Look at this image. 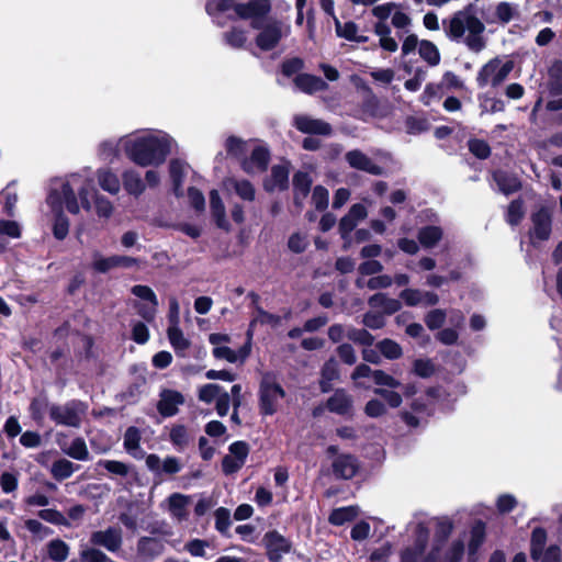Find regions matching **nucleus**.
<instances>
[{
  "label": "nucleus",
  "mask_w": 562,
  "mask_h": 562,
  "mask_svg": "<svg viewBox=\"0 0 562 562\" xmlns=\"http://www.w3.org/2000/svg\"><path fill=\"white\" fill-rule=\"evenodd\" d=\"M345 159L353 169L364 171L373 176H380L383 173V168L378 166L369 156L359 149L346 153Z\"/></svg>",
  "instance_id": "16"
},
{
  "label": "nucleus",
  "mask_w": 562,
  "mask_h": 562,
  "mask_svg": "<svg viewBox=\"0 0 562 562\" xmlns=\"http://www.w3.org/2000/svg\"><path fill=\"white\" fill-rule=\"evenodd\" d=\"M420 58L427 63L430 67H436L440 64L441 56L438 47L435 43L428 40L420 41V47L418 52Z\"/></svg>",
  "instance_id": "40"
},
{
  "label": "nucleus",
  "mask_w": 562,
  "mask_h": 562,
  "mask_svg": "<svg viewBox=\"0 0 562 562\" xmlns=\"http://www.w3.org/2000/svg\"><path fill=\"white\" fill-rule=\"evenodd\" d=\"M497 20L507 24L518 15L517 7L509 2H499L495 8Z\"/></svg>",
  "instance_id": "52"
},
{
  "label": "nucleus",
  "mask_w": 562,
  "mask_h": 562,
  "mask_svg": "<svg viewBox=\"0 0 562 562\" xmlns=\"http://www.w3.org/2000/svg\"><path fill=\"white\" fill-rule=\"evenodd\" d=\"M165 550L164 541L153 537H142L137 541V559L142 562L159 557Z\"/></svg>",
  "instance_id": "20"
},
{
  "label": "nucleus",
  "mask_w": 562,
  "mask_h": 562,
  "mask_svg": "<svg viewBox=\"0 0 562 562\" xmlns=\"http://www.w3.org/2000/svg\"><path fill=\"white\" fill-rule=\"evenodd\" d=\"M168 338L175 349L176 353L180 357L186 356V351L190 347V341L184 337L179 326H170L168 328Z\"/></svg>",
  "instance_id": "41"
},
{
  "label": "nucleus",
  "mask_w": 562,
  "mask_h": 562,
  "mask_svg": "<svg viewBox=\"0 0 562 562\" xmlns=\"http://www.w3.org/2000/svg\"><path fill=\"white\" fill-rule=\"evenodd\" d=\"M46 548L49 559L54 562L66 561L70 551L69 546L60 539L50 540Z\"/></svg>",
  "instance_id": "43"
},
{
  "label": "nucleus",
  "mask_w": 562,
  "mask_h": 562,
  "mask_svg": "<svg viewBox=\"0 0 562 562\" xmlns=\"http://www.w3.org/2000/svg\"><path fill=\"white\" fill-rule=\"evenodd\" d=\"M358 470L356 459L350 454L338 456L333 462V472L336 477L349 480Z\"/></svg>",
  "instance_id": "24"
},
{
  "label": "nucleus",
  "mask_w": 562,
  "mask_h": 562,
  "mask_svg": "<svg viewBox=\"0 0 562 562\" xmlns=\"http://www.w3.org/2000/svg\"><path fill=\"white\" fill-rule=\"evenodd\" d=\"M453 530V522L448 517L438 518L436 520V531L434 546L438 544L442 547L445 541L451 535Z\"/></svg>",
  "instance_id": "46"
},
{
  "label": "nucleus",
  "mask_w": 562,
  "mask_h": 562,
  "mask_svg": "<svg viewBox=\"0 0 562 562\" xmlns=\"http://www.w3.org/2000/svg\"><path fill=\"white\" fill-rule=\"evenodd\" d=\"M289 184V166L286 164L274 165L271 173L265 181L267 191H282Z\"/></svg>",
  "instance_id": "23"
},
{
  "label": "nucleus",
  "mask_w": 562,
  "mask_h": 562,
  "mask_svg": "<svg viewBox=\"0 0 562 562\" xmlns=\"http://www.w3.org/2000/svg\"><path fill=\"white\" fill-rule=\"evenodd\" d=\"M24 526L36 540H44L54 533L53 529L36 519H26Z\"/></svg>",
  "instance_id": "51"
},
{
  "label": "nucleus",
  "mask_w": 562,
  "mask_h": 562,
  "mask_svg": "<svg viewBox=\"0 0 562 562\" xmlns=\"http://www.w3.org/2000/svg\"><path fill=\"white\" fill-rule=\"evenodd\" d=\"M263 542L271 562H279L291 550L290 541L276 530L267 532Z\"/></svg>",
  "instance_id": "13"
},
{
  "label": "nucleus",
  "mask_w": 562,
  "mask_h": 562,
  "mask_svg": "<svg viewBox=\"0 0 562 562\" xmlns=\"http://www.w3.org/2000/svg\"><path fill=\"white\" fill-rule=\"evenodd\" d=\"M87 405L80 401L49 405V418L57 425L78 428L81 425Z\"/></svg>",
  "instance_id": "5"
},
{
  "label": "nucleus",
  "mask_w": 562,
  "mask_h": 562,
  "mask_svg": "<svg viewBox=\"0 0 562 562\" xmlns=\"http://www.w3.org/2000/svg\"><path fill=\"white\" fill-rule=\"evenodd\" d=\"M225 43L234 48H241L246 41V32L241 29L233 27L224 34Z\"/></svg>",
  "instance_id": "57"
},
{
  "label": "nucleus",
  "mask_w": 562,
  "mask_h": 562,
  "mask_svg": "<svg viewBox=\"0 0 562 562\" xmlns=\"http://www.w3.org/2000/svg\"><path fill=\"white\" fill-rule=\"evenodd\" d=\"M169 439L178 450H183L190 441V435L183 425H176L170 430Z\"/></svg>",
  "instance_id": "50"
},
{
  "label": "nucleus",
  "mask_w": 562,
  "mask_h": 562,
  "mask_svg": "<svg viewBox=\"0 0 562 562\" xmlns=\"http://www.w3.org/2000/svg\"><path fill=\"white\" fill-rule=\"evenodd\" d=\"M90 542L99 546L110 552H116L123 543V532L120 527L111 526L104 530H98L91 533Z\"/></svg>",
  "instance_id": "12"
},
{
  "label": "nucleus",
  "mask_w": 562,
  "mask_h": 562,
  "mask_svg": "<svg viewBox=\"0 0 562 562\" xmlns=\"http://www.w3.org/2000/svg\"><path fill=\"white\" fill-rule=\"evenodd\" d=\"M184 403L183 395L175 390H162L157 404L159 414L164 417H171L178 413L180 405Z\"/></svg>",
  "instance_id": "19"
},
{
  "label": "nucleus",
  "mask_w": 562,
  "mask_h": 562,
  "mask_svg": "<svg viewBox=\"0 0 562 562\" xmlns=\"http://www.w3.org/2000/svg\"><path fill=\"white\" fill-rule=\"evenodd\" d=\"M326 407L338 415H349L353 408V398L344 389H338L327 400Z\"/></svg>",
  "instance_id": "21"
},
{
  "label": "nucleus",
  "mask_w": 562,
  "mask_h": 562,
  "mask_svg": "<svg viewBox=\"0 0 562 562\" xmlns=\"http://www.w3.org/2000/svg\"><path fill=\"white\" fill-rule=\"evenodd\" d=\"M223 189L228 193L234 192L245 202H252L256 198V189L254 184L237 177H228L223 180Z\"/></svg>",
  "instance_id": "18"
},
{
  "label": "nucleus",
  "mask_w": 562,
  "mask_h": 562,
  "mask_svg": "<svg viewBox=\"0 0 562 562\" xmlns=\"http://www.w3.org/2000/svg\"><path fill=\"white\" fill-rule=\"evenodd\" d=\"M464 554V539L453 540L442 551V547L432 546L424 562H461Z\"/></svg>",
  "instance_id": "11"
},
{
  "label": "nucleus",
  "mask_w": 562,
  "mask_h": 562,
  "mask_svg": "<svg viewBox=\"0 0 562 562\" xmlns=\"http://www.w3.org/2000/svg\"><path fill=\"white\" fill-rule=\"evenodd\" d=\"M98 467H101L109 473L121 477L127 476L132 471V467L130 464L116 460H100L98 462Z\"/></svg>",
  "instance_id": "49"
},
{
  "label": "nucleus",
  "mask_w": 562,
  "mask_h": 562,
  "mask_svg": "<svg viewBox=\"0 0 562 562\" xmlns=\"http://www.w3.org/2000/svg\"><path fill=\"white\" fill-rule=\"evenodd\" d=\"M222 385L216 383L204 384L198 391V398L205 404L215 403L218 394L222 392Z\"/></svg>",
  "instance_id": "53"
},
{
  "label": "nucleus",
  "mask_w": 562,
  "mask_h": 562,
  "mask_svg": "<svg viewBox=\"0 0 562 562\" xmlns=\"http://www.w3.org/2000/svg\"><path fill=\"white\" fill-rule=\"evenodd\" d=\"M408 531L414 537V547L403 552L402 562H417L428 542L429 528L425 521L414 520L408 525Z\"/></svg>",
  "instance_id": "9"
},
{
  "label": "nucleus",
  "mask_w": 562,
  "mask_h": 562,
  "mask_svg": "<svg viewBox=\"0 0 562 562\" xmlns=\"http://www.w3.org/2000/svg\"><path fill=\"white\" fill-rule=\"evenodd\" d=\"M259 33L256 37L257 46L262 50H271L273 49L282 37L288 36L290 33V25L284 24L283 22L269 19L263 23L260 22Z\"/></svg>",
  "instance_id": "7"
},
{
  "label": "nucleus",
  "mask_w": 562,
  "mask_h": 562,
  "mask_svg": "<svg viewBox=\"0 0 562 562\" xmlns=\"http://www.w3.org/2000/svg\"><path fill=\"white\" fill-rule=\"evenodd\" d=\"M442 30L448 40L463 44L472 53L477 54L486 47L485 24L471 8L459 10L442 20Z\"/></svg>",
  "instance_id": "3"
},
{
  "label": "nucleus",
  "mask_w": 562,
  "mask_h": 562,
  "mask_svg": "<svg viewBox=\"0 0 562 562\" xmlns=\"http://www.w3.org/2000/svg\"><path fill=\"white\" fill-rule=\"evenodd\" d=\"M336 33L339 37L347 41H353L358 34V25L352 22L340 23L337 19L335 20Z\"/></svg>",
  "instance_id": "58"
},
{
  "label": "nucleus",
  "mask_w": 562,
  "mask_h": 562,
  "mask_svg": "<svg viewBox=\"0 0 562 562\" xmlns=\"http://www.w3.org/2000/svg\"><path fill=\"white\" fill-rule=\"evenodd\" d=\"M442 228L436 225L424 226L417 233L418 241L424 248L435 247L442 239Z\"/></svg>",
  "instance_id": "31"
},
{
  "label": "nucleus",
  "mask_w": 562,
  "mask_h": 562,
  "mask_svg": "<svg viewBox=\"0 0 562 562\" xmlns=\"http://www.w3.org/2000/svg\"><path fill=\"white\" fill-rule=\"evenodd\" d=\"M271 5L267 0H251L235 5V13L239 19L250 20L252 29H260V22L270 12Z\"/></svg>",
  "instance_id": "10"
},
{
  "label": "nucleus",
  "mask_w": 562,
  "mask_h": 562,
  "mask_svg": "<svg viewBox=\"0 0 562 562\" xmlns=\"http://www.w3.org/2000/svg\"><path fill=\"white\" fill-rule=\"evenodd\" d=\"M82 562H114L104 552L95 548H85L80 552Z\"/></svg>",
  "instance_id": "61"
},
{
  "label": "nucleus",
  "mask_w": 562,
  "mask_h": 562,
  "mask_svg": "<svg viewBox=\"0 0 562 562\" xmlns=\"http://www.w3.org/2000/svg\"><path fill=\"white\" fill-rule=\"evenodd\" d=\"M38 517L49 524L69 526L67 518L58 510L53 508L41 509L37 513Z\"/></svg>",
  "instance_id": "59"
},
{
  "label": "nucleus",
  "mask_w": 562,
  "mask_h": 562,
  "mask_svg": "<svg viewBox=\"0 0 562 562\" xmlns=\"http://www.w3.org/2000/svg\"><path fill=\"white\" fill-rule=\"evenodd\" d=\"M294 125L306 134L329 135L331 133V127L327 122L306 115L295 116Z\"/></svg>",
  "instance_id": "22"
},
{
  "label": "nucleus",
  "mask_w": 562,
  "mask_h": 562,
  "mask_svg": "<svg viewBox=\"0 0 562 562\" xmlns=\"http://www.w3.org/2000/svg\"><path fill=\"white\" fill-rule=\"evenodd\" d=\"M493 178L497 183L499 191L506 195L520 189V181L514 175L498 170L493 173Z\"/></svg>",
  "instance_id": "35"
},
{
  "label": "nucleus",
  "mask_w": 562,
  "mask_h": 562,
  "mask_svg": "<svg viewBox=\"0 0 562 562\" xmlns=\"http://www.w3.org/2000/svg\"><path fill=\"white\" fill-rule=\"evenodd\" d=\"M373 31L379 36V45L383 50L395 53L398 49V44L392 36L391 27L386 22L378 21L373 25Z\"/></svg>",
  "instance_id": "26"
},
{
  "label": "nucleus",
  "mask_w": 562,
  "mask_h": 562,
  "mask_svg": "<svg viewBox=\"0 0 562 562\" xmlns=\"http://www.w3.org/2000/svg\"><path fill=\"white\" fill-rule=\"evenodd\" d=\"M285 391L272 372H265L259 384V408L262 415H273Z\"/></svg>",
  "instance_id": "4"
},
{
  "label": "nucleus",
  "mask_w": 562,
  "mask_h": 562,
  "mask_svg": "<svg viewBox=\"0 0 562 562\" xmlns=\"http://www.w3.org/2000/svg\"><path fill=\"white\" fill-rule=\"evenodd\" d=\"M339 378L338 363L335 359L327 360L321 370L319 389L323 393L331 390V382Z\"/></svg>",
  "instance_id": "32"
},
{
  "label": "nucleus",
  "mask_w": 562,
  "mask_h": 562,
  "mask_svg": "<svg viewBox=\"0 0 562 562\" xmlns=\"http://www.w3.org/2000/svg\"><path fill=\"white\" fill-rule=\"evenodd\" d=\"M76 173H85L89 178V190H90V203L94 204L95 213L99 217L109 218L113 214V204L112 202L104 195L100 194L98 190L93 186V178L90 168H83Z\"/></svg>",
  "instance_id": "14"
},
{
  "label": "nucleus",
  "mask_w": 562,
  "mask_h": 562,
  "mask_svg": "<svg viewBox=\"0 0 562 562\" xmlns=\"http://www.w3.org/2000/svg\"><path fill=\"white\" fill-rule=\"evenodd\" d=\"M191 503V496L180 493H173L168 497L169 512L178 521L187 520L189 517L188 506Z\"/></svg>",
  "instance_id": "25"
},
{
  "label": "nucleus",
  "mask_w": 562,
  "mask_h": 562,
  "mask_svg": "<svg viewBox=\"0 0 562 562\" xmlns=\"http://www.w3.org/2000/svg\"><path fill=\"white\" fill-rule=\"evenodd\" d=\"M49 405L45 397L33 398L30 404L31 416L35 422H42L44 412L46 408L49 409Z\"/></svg>",
  "instance_id": "63"
},
{
  "label": "nucleus",
  "mask_w": 562,
  "mask_h": 562,
  "mask_svg": "<svg viewBox=\"0 0 562 562\" xmlns=\"http://www.w3.org/2000/svg\"><path fill=\"white\" fill-rule=\"evenodd\" d=\"M269 151L261 146L252 149L249 157L241 159V169L248 175L260 173L266 170L269 162Z\"/></svg>",
  "instance_id": "17"
},
{
  "label": "nucleus",
  "mask_w": 562,
  "mask_h": 562,
  "mask_svg": "<svg viewBox=\"0 0 562 562\" xmlns=\"http://www.w3.org/2000/svg\"><path fill=\"white\" fill-rule=\"evenodd\" d=\"M173 145V138L162 131H148L123 140L127 158L139 167L160 166Z\"/></svg>",
  "instance_id": "2"
},
{
  "label": "nucleus",
  "mask_w": 562,
  "mask_h": 562,
  "mask_svg": "<svg viewBox=\"0 0 562 562\" xmlns=\"http://www.w3.org/2000/svg\"><path fill=\"white\" fill-rule=\"evenodd\" d=\"M378 349L387 359H397L402 356L401 346L391 339H383L378 344Z\"/></svg>",
  "instance_id": "56"
},
{
  "label": "nucleus",
  "mask_w": 562,
  "mask_h": 562,
  "mask_svg": "<svg viewBox=\"0 0 562 562\" xmlns=\"http://www.w3.org/2000/svg\"><path fill=\"white\" fill-rule=\"evenodd\" d=\"M91 267L99 273H106L110 270L117 268L115 262V255L104 257L100 251L95 250L92 252Z\"/></svg>",
  "instance_id": "45"
},
{
  "label": "nucleus",
  "mask_w": 562,
  "mask_h": 562,
  "mask_svg": "<svg viewBox=\"0 0 562 562\" xmlns=\"http://www.w3.org/2000/svg\"><path fill=\"white\" fill-rule=\"evenodd\" d=\"M281 324V317L279 315L271 314L267 311H265L261 306H257V312H255L250 324L249 329L250 334L252 335V329L257 325H269L271 327H278Z\"/></svg>",
  "instance_id": "39"
},
{
  "label": "nucleus",
  "mask_w": 562,
  "mask_h": 562,
  "mask_svg": "<svg viewBox=\"0 0 562 562\" xmlns=\"http://www.w3.org/2000/svg\"><path fill=\"white\" fill-rule=\"evenodd\" d=\"M550 97L547 108L551 111L562 110V83L557 82L551 86Z\"/></svg>",
  "instance_id": "64"
},
{
  "label": "nucleus",
  "mask_w": 562,
  "mask_h": 562,
  "mask_svg": "<svg viewBox=\"0 0 562 562\" xmlns=\"http://www.w3.org/2000/svg\"><path fill=\"white\" fill-rule=\"evenodd\" d=\"M525 215L524 205L521 200H514L510 202L506 213V221L508 224L515 226L520 223Z\"/></svg>",
  "instance_id": "55"
},
{
  "label": "nucleus",
  "mask_w": 562,
  "mask_h": 562,
  "mask_svg": "<svg viewBox=\"0 0 562 562\" xmlns=\"http://www.w3.org/2000/svg\"><path fill=\"white\" fill-rule=\"evenodd\" d=\"M513 68V61H503L498 57L493 58L484 64L479 70L476 83L480 88H485L487 86L496 88L507 79Z\"/></svg>",
  "instance_id": "6"
},
{
  "label": "nucleus",
  "mask_w": 562,
  "mask_h": 562,
  "mask_svg": "<svg viewBox=\"0 0 562 562\" xmlns=\"http://www.w3.org/2000/svg\"><path fill=\"white\" fill-rule=\"evenodd\" d=\"M89 178L85 173H69L49 181L46 205L54 216L53 234L63 240L69 233V218L65 211L77 215L81 210L91 211Z\"/></svg>",
  "instance_id": "1"
},
{
  "label": "nucleus",
  "mask_w": 562,
  "mask_h": 562,
  "mask_svg": "<svg viewBox=\"0 0 562 562\" xmlns=\"http://www.w3.org/2000/svg\"><path fill=\"white\" fill-rule=\"evenodd\" d=\"M247 146H248L247 142H245L238 137H235V136L228 137L225 143L227 153L240 160L243 159V156L247 151Z\"/></svg>",
  "instance_id": "54"
},
{
  "label": "nucleus",
  "mask_w": 562,
  "mask_h": 562,
  "mask_svg": "<svg viewBox=\"0 0 562 562\" xmlns=\"http://www.w3.org/2000/svg\"><path fill=\"white\" fill-rule=\"evenodd\" d=\"M78 468V465L67 459H59L53 463L50 473L56 480L63 481L70 477Z\"/></svg>",
  "instance_id": "44"
},
{
  "label": "nucleus",
  "mask_w": 562,
  "mask_h": 562,
  "mask_svg": "<svg viewBox=\"0 0 562 562\" xmlns=\"http://www.w3.org/2000/svg\"><path fill=\"white\" fill-rule=\"evenodd\" d=\"M358 515V510L353 506L336 508L329 516V522L335 526H341L352 520Z\"/></svg>",
  "instance_id": "47"
},
{
  "label": "nucleus",
  "mask_w": 562,
  "mask_h": 562,
  "mask_svg": "<svg viewBox=\"0 0 562 562\" xmlns=\"http://www.w3.org/2000/svg\"><path fill=\"white\" fill-rule=\"evenodd\" d=\"M188 170L189 166L179 159H173L169 164V175L172 181L173 192L177 196L183 194L181 189L182 180L187 176Z\"/></svg>",
  "instance_id": "30"
},
{
  "label": "nucleus",
  "mask_w": 562,
  "mask_h": 562,
  "mask_svg": "<svg viewBox=\"0 0 562 562\" xmlns=\"http://www.w3.org/2000/svg\"><path fill=\"white\" fill-rule=\"evenodd\" d=\"M140 432L136 427H130L124 434V448L134 458H142L144 451L140 449Z\"/></svg>",
  "instance_id": "37"
},
{
  "label": "nucleus",
  "mask_w": 562,
  "mask_h": 562,
  "mask_svg": "<svg viewBox=\"0 0 562 562\" xmlns=\"http://www.w3.org/2000/svg\"><path fill=\"white\" fill-rule=\"evenodd\" d=\"M346 337L349 340L358 342L363 346H371L373 344V336L366 329L350 328L346 333Z\"/></svg>",
  "instance_id": "62"
},
{
  "label": "nucleus",
  "mask_w": 562,
  "mask_h": 562,
  "mask_svg": "<svg viewBox=\"0 0 562 562\" xmlns=\"http://www.w3.org/2000/svg\"><path fill=\"white\" fill-rule=\"evenodd\" d=\"M210 209L216 225L225 231L229 229V223L226 218L225 205L216 190L210 192Z\"/></svg>",
  "instance_id": "27"
},
{
  "label": "nucleus",
  "mask_w": 562,
  "mask_h": 562,
  "mask_svg": "<svg viewBox=\"0 0 562 562\" xmlns=\"http://www.w3.org/2000/svg\"><path fill=\"white\" fill-rule=\"evenodd\" d=\"M312 179L307 172L299 171L293 177L294 199L296 203L305 199L310 192Z\"/></svg>",
  "instance_id": "42"
},
{
  "label": "nucleus",
  "mask_w": 562,
  "mask_h": 562,
  "mask_svg": "<svg viewBox=\"0 0 562 562\" xmlns=\"http://www.w3.org/2000/svg\"><path fill=\"white\" fill-rule=\"evenodd\" d=\"M294 82L305 93H314L327 89V83L322 78L308 74L297 75Z\"/></svg>",
  "instance_id": "28"
},
{
  "label": "nucleus",
  "mask_w": 562,
  "mask_h": 562,
  "mask_svg": "<svg viewBox=\"0 0 562 562\" xmlns=\"http://www.w3.org/2000/svg\"><path fill=\"white\" fill-rule=\"evenodd\" d=\"M547 541V532L542 528H536L531 535V558L538 561L543 552Z\"/></svg>",
  "instance_id": "48"
},
{
  "label": "nucleus",
  "mask_w": 562,
  "mask_h": 562,
  "mask_svg": "<svg viewBox=\"0 0 562 562\" xmlns=\"http://www.w3.org/2000/svg\"><path fill=\"white\" fill-rule=\"evenodd\" d=\"M485 540V524L477 520L473 524L470 530V539L468 542V554L469 559L473 560L477 550Z\"/></svg>",
  "instance_id": "34"
},
{
  "label": "nucleus",
  "mask_w": 562,
  "mask_h": 562,
  "mask_svg": "<svg viewBox=\"0 0 562 562\" xmlns=\"http://www.w3.org/2000/svg\"><path fill=\"white\" fill-rule=\"evenodd\" d=\"M247 341L244 346H241L238 350H233L228 346H218L217 348H213L212 355L214 358L220 360H226L229 363L240 362L244 363L246 359L249 357L251 351V334L247 331Z\"/></svg>",
  "instance_id": "15"
},
{
  "label": "nucleus",
  "mask_w": 562,
  "mask_h": 562,
  "mask_svg": "<svg viewBox=\"0 0 562 562\" xmlns=\"http://www.w3.org/2000/svg\"><path fill=\"white\" fill-rule=\"evenodd\" d=\"M369 304L372 307L381 308L387 314H393L401 308V302L396 299H391L384 293H376L369 299Z\"/></svg>",
  "instance_id": "38"
},
{
  "label": "nucleus",
  "mask_w": 562,
  "mask_h": 562,
  "mask_svg": "<svg viewBox=\"0 0 562 562\" xmlns=\"http://www.w3.org/2000/svg\"><path fill=\"white\" fill-rule=\"evenodd\" d=\"M531 227L529 229V239L533 246L550 238L552 232V215L551 212L541 206L530 215Z\"/></svg>",
  "instance_id": "8"
},
{
  "label": "nucleus",
  "mask_w": 562,
  "mask_h": 562,
  "mask_svg": "<svg viewBox=\"0 0 562 562\" xmlns=\"http://www.w3.org/2000/svg\"><path fill=\"white\" fill-rule=\"evenodd\" d=\"M100 188L110 194H117L121 189L119 177L109 168H101L95 173Z\"/></svg>",
  "instance_id": "29"
},
{
  "label": "nucleus",
  "mask_w": 562,
  "mask_h": 562,
  "mask_svg": "<svg viewBox=\"0 0 562 562\" xmlns=\"http://www.w3.org/2000/svg\"><path fill=\"white\" fill-rule=\"evenodd\" d=\"M215 528L222 535H226L231 527V513L227 508L220 507L215 510Z\"/></svg>",
  "instance_id": "60"
},
{
  "label": "nucleus",
  "mask_w": 562,
  "mask_h": 562,
  "mask_svg": "<svg viewBox=\"0 0 562 562\" xmlns=\"http://www.w3.org/2000/svg\"><path fill=\"white\" fill-rule=\"evenodd\" d=\"M58 445L64 453L72 459L86 461L89 459V451L86 441L82 438H75L69 446H65L58 440Z\"/></svg>",
  "instance_id": "36"
},
{
  "label": "nucleus",
  "mask_w": 562,
  "mask_h": 562,
  "mask_svg": "<svg viewBox=\"0 0 562 562\" xmlns=\"http://www.w3.org/2000/svg\"><path fill=\"white\" fill-rule=\"evenodd\" d=\"M124 189L134 196H139L146 189V184L140 175L134 170H125L122 175Z\"/></svg>",
  "instance_id": "33"
}]
</instances>
